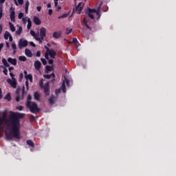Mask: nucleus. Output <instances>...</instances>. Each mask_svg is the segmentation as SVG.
I'll use <instances>...</instances> for the list:
<instances>
[{
    "instance_id": "nucleus-38",
    "label": "nucleus",
    "mask_w": 176,
    "mask_h": 176,
    "mask_svg": "<svg viewBox=\"0 0 176 176\" xmlns=\"http://www.w3.org/2000/svg\"><path fill=\"white\" fill-rule=\"evenodd\" d=\"M69 43H74V45H76V43H78V38H73L72 41L70 42Z\"/></svg>"
},
{
    "instance_id": "nucleus-54",
    "label": "nucleus",
    "mask_w": 176,
    "mask_h": 176,
    "mask_svg": "<svg viewBox=\"0 0 176 176\" xmlns=\"http://www.w3.org/2000/svg\"><path fill=\"white\" fill-rule=\"evenodd\" d=\"M36 56V57H41V51H37Z\"/></svg>"
},
{
    "instance_id": "nucleus-27",
    "label": "nucleus",
    "mask_w": 176,
    "mask_h": 176,
    "mask_svg": "<svg viewBox=\"0 0 176 176\" xmlns=\"http://www.w3.org/2000/svg\"><path fill=\"white\" fill-rule=\"evenodd\" d=\"M72 32V28H66V32H65V34L66 35H69V34Z\"/></svg>"
},
{
    "instance_id": "nucleus-44",
    "label": "nucleus",
    "mask_w": 176,
    "mask_h": 176,
    "mask_svg": "<svg viewBox=\"0 0 176 176\" xmlns=\"http://www.w3.org/2000/svg\"><path fill=\"white\" fill-rule=\"evenodd\" d=\"M88 16L90 17L91 20H94V14L88 13Z\"/></svg>"
},
{
    "instance_id": "nucleus-36",
    "label": "nucleus",
    "mask_w": 176,
    "mask_h": 176,
    "mask_svg": "<svg viewBox=\"0 0 176 176\" xmlns=\"http://www.w3.org/2000/svg\"><path fill=\"white\" fill-rule=\"evenodd\" d=\"M41 61L43 63V65H46L47 64V61L46 60V59L41 58Z\"/></svg>"
},
{
    "instance_id": "nucleus-32",
    "label": "nucleus",
    "mask_w": 176,
    "mask_h": 176,
    "mask_svg": "<svg viewBox=\"0 0 176 176\" xmlns=\"http://www.w3.org/2000/svg\"><path fill=\"white\" fill-rule=\"evenodd\" d=\"M21 31H23V28L19 27V30L16 31V35H20L21 34Z\"/></svg>"
},
{
    "instance_id": "nucleus-28",
    "label": "nucleus",
    "mask_w": 176,
    "mask_h": 176,
    "mask_svg": "<svg viewBox=\"0 0 176 176\" xmlns=\"http://www.w3.org/2000/svg\"><path fill=\"white\" fill-rule=\"evenodd\" d=\"M1 68L3 69V74L6 76H8V69H6V67H3V65H1Z\"/></svg>"
},
{
    "instance_id": "nucleus-50",
    "label": "nucleus",
    "mask_w": 176,
    "mask_h": 176,
    "mask_svg": "<svg viewBox=\"0 0 176 176\" xmlns=\"http://www.w3.org/2000/svg\"><path fill=\"white\" fill-rule=\"evenodd\" d=\"M3 12L2 8L0 7V20L2 19Z\"/></svg>"
},
{
    "instance_id": "nucleus-30",
    "label": "nucleus",
    "mask_w": 176,
    "mask_h": 176,
    "mask_svg": "<svg viewBox=\"0 0 176 176\" xmlns=\"http://www.w3.org/2000/svg\"><path fill=\"white\" fill-rule=\"evenodd\" d=\"M45 69H46V71H48L49 72H52V70L53 69V67L47 65L45 67Z\"/></svg>"
},
{
    "instance_id": "nucleus-13",
    "label": "nucleus",
    "mask_w": 176,
    "mask_h": 176,
    "mask_svg": "<svg viewBox=\"0 0 176 176\" xmlns=\"http://www.w3.org/2000/svg\"><path fill=\"white\" fill-rule=\"evenodd\" d=\"M8 61L10 64H12V65H17V59L16 58H8Z\"/></svg>"
},
{
    "instance_id": "nucleus-43",
    "label": "nucleus",
    "mask_w": 176,
    "mask_h": 176,
    "mask_svg": "<svg viewBox=\"0 0 176 176\" xmlns=\"http://www.w3.org/2000/svg\"><path fill=\"white\" fill-rule=\"evenodd\" d=\"M43 78H45V79H50V78H52V77H51L50 74H45V75H43Z\"/></svg>"
},
{
    "instance_id": "nucleus-56",
    "label": "nucleus",
    "mask_w": 176,
    "mask_h": 176,
    "mask_svg": "<svg viewBox=\"0 0 176 176\" xmlns=\"http://www.w3.org/2000/svg\"><path fill=\"white\" fill-rule=\"evenodd\" d=\"M52 14H53V10L50 9V10H48V14H50V16H52Z\"/></svg>"
},
{
    "instance_id": "nucleus-26",
    "label": "nucleus",
    "mask_w": 176,
    "mask_h": 176,
    "mask_svg": "<svg viewBox=\"0 0 176 176\" xmlns=\"http://www.w3.org/2000/svg\"><path fill=\"white\" fill-rule=\"evenodd\" d=\"M9 24H10V30L12 31V32H14V31H16V28H14V25H13V23H9Z\"/></svg>"
},
{
    "instance_id": "nucleus-47",
    "label": "nucleus",
    "mask_w": 176,
    "mask_h": 176,
    "mask_svg": "<svg viewBox=\"0 0 176 176\" xmlns=\"http://www.w3.org/2000/svg\"><path fill=\"white\" fill-rule=\"evenodd\" d=\"M36 39L37 41H38V43L41 44L42 43V41H43V39H42V38H38V37H36Z\"/></svg>"
},
{
    "instance_id": "nucleus-12",
    "label": "nucleus",
    "mask_w": 176,
    "mask_h": 176,
    "mask_svg": "<svg viewBox=\"0 0 176 176\" xmlns=\"http://www.w3.org/2000/svg\"><path fill=\"white\" fill-rule=\"evenodd\" d=\"M42 66V63H41V61L39 60H36L34 62V68L35 69H36L37 71L41 69V67Z\"/></svg>"
},
{
    "instance_id": "nucleus-19",
    "label": "nucleus",
    "mask_w": 176,
    "mask_h": 176,
    "mask_svg": "<svg viewBox=\"0 0 176 176\" xmlns=\"http://www.w3.org/2000/svg\"><path fill=\"white\" fill-rule=\"evenodd\" d=\"M27 144L28 145H29V146H32V148H35V144H34V142H32V140H27Z\"/></svg>"
},
{
    "instance_id": "nucleus-41",
    "label": "nucleus",
    "mask_w": 176,
    "mask_h": 176,
    "mask_svg": "<svg viewBox=\"0 0 176 176\" xmlns=\"http://www.w3.org/2000/svg\"><path fill=\"white\" fill-rule=\"evenodd\" d=\"M63 83L65 85V83H66V85H67V86H69V80H68V79H67V78H65V80H63Z\"/></svg>"
},
{
    "instance_id": "nucleus-40",
    "label": "nucleus",
    "mask_w": 176,
    "mask_h": 176,
    "mask_svg": "<svg viewBox=\"0 0 176 176\" xmlns=\"http://www.w3.org/2000/svg\"><path fill=\"white\" fill-rule=\"evenodd\" d=\"M84 26L87 27V28L88 30H89L90 31H91V28L90 27V25H89V24H87V23H84Z\"/></svg>"
},
{
    "instance_id": "nucleus-24",
    "label": "nucleus",
    "mask_w": 176,
    "mask_h": 176,
    "mask_svg": "<svg viewBox=\"0 0 176 176\" xmlns=\"http://www.w3.org/2000/svg\"><path fill=\"white\" fill-rule=\"evenodd\" d=\"M30 6V1H27L25 2V13H28V8Z\"/></svg>"
},
{
    "instance_id": "nucleus-59",
    "label": "nucleus",
    "mask_w": 176,
    "mask_h": 176,
    "mask_svg": "<svg viewBox=\"0 0 176 176\" xmlns=\"http://www.w3.org/2000/svg\"><path fill=\"white\" fill-rule=\"evenodd\" d=\"M10 76H11L12 79H13V78H14V74H13L12 72H10Z\"/></svg>"
},
{
    "instance_id": "nucleus-55",
    "label": "nucleus",
    "mask_w": 176,
    "mask_h": 176,
    "mask_svg": "<svg viewBox=\"0 0 176 176\" xmlns=\"http://www.w3.org/2000/svg\"><path fill=\"white\" fill-rule=\"evenodd\" d=\"M16 102H19L20 101V95H17V96L16 97Z\"/></svg>"
},
{
    "instance_id": "nucleus-51",
    "label": "nucleus",
    "mask_w": 176,
    "mask_h": 176,
    "mask_svg": "<svg viewBox=\"0 0 176 176\" xmlns=\"http://www.w3.org/2000/svg\"><path fill=\"white\" fill-rule=\"evenodd\" d=\"M48 63L50 65H53V63H54V60H53V59H49Z\"/></svg>"
},
{
    "instance_id": "nucleus-35",
    "label": "nucleus",
    "mask_w": 176,
    "mask_h": 176,
    "mask_svg": "<svg viewBox=\"0 0 176 176\" xmlns=\"http://www.w3.org/2000/svg\"><path fill=\"white\" fill-rule=\"evenodd\" d=\"M25 94H27V91H25V87L23 86L22 87V98L24 97Z\"/></svg>"
},
{
    "instance_id": "nucleus-17",
    "label": "nucleus",
    "mask_w": 176,
    "mask_h": 176,
    "mask_svg": "<svg viewBox=\"0 0 176 176\" xmlns=\"http://www.w3.org/2000/svg\"><path fill=\"white\" fill-rule=\"evenodd\" d=\"M34 100H36V101H41V95L38 91L34 92Z\"/></svg>"
},
{
    "instance_id": "nucleus-48",
    "label": "nucleus",
    "mask_w": 176,
    "mask_h": 176,
    "mask_svg": "<svg viewBox=\"0 0 176 176\" xmlns=\"http://www.w3.org/2000/svg\"><path fill=\"white\" fill-rule=\"evenodd\" d=\"M16 109H18V111H23V109H24V107L23 106H19L16 107Z\"/></svg>"
},
{
    "instance_id": "nucleus-45",
    "label": "nucleus",
    "mask_w": 176,
    "mask_h": 176,
    "mask_svg": "<svg viewBox=\"0 0 176 176\" xmlns=\"http://www.w3.org/2000/svg\"><path fill=\"white\" fill-rule=\"evenodd\" d=\"M60 93H61V89H58L55 90V94H56V96L60 94Z\"/></svg>"
},
{
    "instance_id": "nucleus-22",
    "label": "nucleus",
    "mask_w": 176,
    "mask_h": 176,
    "mask_svg": "<svg viewBox=\"0 0 176 176\" xmlns=\"http://www.w3.org/2000/svg\"><path fill=\"white\" fill-rule=\"evenodd\" d=\"M11 34L9 32L6 31L4 33V39L8 40L9 39V38L10 37Z\"/></svg>"
},
{
    "instance_id": "nucleus-6",
    "label": "nucleus",
    "mask_w": 176,
    "mask_h": 176,
    "mask_svg": "<svg viewBox=\"0 0 176 176\" xmlns=\"http://www.w3.org/2000/svg\"><path fill=\"white\" fill-rule=\"evenodd\" d=\"M28 46V41L27 40H23L21 38L19 41V49H23V47H27Z\"/></svg>"
},
{
    "instance_id": "nucleus-58",
    "label": "nucleus",
    "mask_w": 176,
    "mask_h": 176,
    "mask_svg": "<svg viewBox=\"0 0 176 176\" xmlns=\"http://www.w3.org/2000/svg\"><path fill=\"white\" fill-rule=\"evenodd\" d=\"M36 9H37L38 12H41V10H42V7H41V6H37V7H36Z\"/></svg>"
},
{
    "instance_id": "nucleus-31",
    "label": "nucleus",
    "mask_w": 176,
    "mask_h": 176,
    "mask_svg": "<svg viewBox=\"0 0 176 176\" xmlns=\"http://www.w3.org/2000/svg\"><path fill=\"white\" fill-rule=\"evenodd\" d=\"M34 23H41V19L38 16H34Z\"/></svg>"
},
{
    "instance_id": "nucleus-21",
    "label": "nucleus",
    "mask_w": 176,
    "mask_h": 176,
    "mask_svg": "<svg viewBox=\"0 0 176 176\" xmlns=\"http://www.w3.org/2000/svg\"><path fill=\"white\" fill-rule=\"evenodd\" d=\"M2 63L4 65L5 67H10V65H9V63H8V60H6V58H3L2 59Z\"/></svg>"
},
{
    "instance_id": "nucleus-34",
    "label": "nucleus",
    "mask_w": 176,
    "mask_h": 176,
    "mask_svg": "<svg viewBox=\"0 0 176 176\" xmlns=\"http://www.w3.org/2000/svg\"><path fill=\"white\" fill-rule=\"evenodd\" d=\"M30 34L32 35V36H34V38H35V39L37 38L36 33H35V31L30 30Z\"/></svg>"
},
{
    "instance_id": "nucleus-5",
    "label": "nucleus",
    "mask_w": 176,
    "mask_h": 176,
    "mask_svg": "<svg viewBox=\"0 0 176 176\" xmlns=\"http://www.w3.org/2000/svg\"><path fill=\"white\" fill-rule=\"evenodd\" d=\"M7 82L10 85L11 87H13L14 89H16L17 87V81L16 80V78H12L11 80L10 78L7 79Z\"/></svg>"
},
{
    "instance_id": "nucleus-46",
    "label": "nucleus",
    "mask_w": 176,
    "mask_h": 176,
    "mask_svg": "<svg viewBox=\"0 0 176 176\" xmlns=\"http://www.w3.org/2000/svg\"><path fill=\"white\" fill-rule=\"evenodd\" d=\"M25 86L27 89V91H28V90L30 89V86L28 80L25 81Z\"/></svg>"
},
{
    "instance_id": "nucleus-1",
    "label": "nucleus",
    "mask_w": 176,
    "mask_h": 176,
    "mask_svg": "<svg viewBox=\"0 0 176 176\" xmlns=\"http://www.w3.org/2000/svg\"><path fill=\"white\" fill-rule=\"evenodd\" d=\"M25 116V113H16L12 115V127L11 129V133L13 134L14 138L20 140V119H23Z\"/></svg>"
},
{
    "instance_id": "nucleus-29",
    "label": "nucleus",
    "mask_w": 176,
    "mask_h": 176,
    "mask_svg": "<svg viewBox=\"0 0 176 176\" xmlns=\"http://www.w3.org/2000/svg\"><path fill=\"white\" fill-rule=\"evenodd\" d=\"M19 61H27V58L24 56H21L19 57Z\"/></svg>"
},
{
    "instance_id": "nucleus-37",
    "label": "nucleus",
    "mask_w": 176,
    "mask_h": 176,
    "mask_svg": "<svg viewBox=\"0 0 176 176\" xmlns=\"http://www.w3.org/2000/svg\"><path fill=\"white\" fill-rule=\"evenodd\" d=\"M66 17H68V14L67 13L62 14L58 17V19H65Z\"/></svg>"
},
{
    "instance_id": "nucleus-62",
    "label": "nucleus",
    "mask_w": 176,
    "mask_h": 176,
    "mask_svg": "<svg viewBox=\"0 0 176 176\" xmlns=\"http://www.w3.org/2000/svg\"><path fill=\"white\" fill-rule=\"evenodd\" d=\"M45 57L46 60H49V54L45 53Z\"/></svg>"
},
{
    "instance_id": "nucleus-57",
    "label": "nucleus",
    "mask_w": 176,
    "mask_h": 176,
    "mask_svg": "<svg viewBox=\"0 0 176 176\" xmlns=\"http://www.w3.org/2000/svg\"><path fill=\"white\" fill-rule=\"evenodd\" d=\"M18 2L19 5H23V3H24V0H18Z\"/></svg>"
},
{
    "instance_id": "nucleus-10",
    "label": "nucleus",
    "mask_w": 176,
    "mask_h": 176,
    "mask_svg": "<svg viewBox=\"0 0 176 176\" xmlns=\"http://www.w3.org/2000/svg\"><path fill=\"white\" fill-rule=\"evenodd\" d=\"M61 35H63V33L61 32H54L52 34V36L55 39H58L61 38Z\"/></svg>"
},
{
    "instance_id": "nucleus-39",
    "label": "nucleus",
    "mask_w": 176,
    "mask_h": 176,
    "mask_svg": "<svg viewBox=\"0 0 176 176\" xmlns=\"http://www.w3.org/2000/svg\"><path fill=\"white\" fill-rule=\"evenodd\" d=\"M61 87H62V90H63V93H65L66 86H65V84L64 82H63Z\"/></svg>"
},
{
    "instance_id": "nucleus-64",
    "label": "nucleus",
    "mask_w": 176,
    "mask_h": 176,
    "mask_svg": "<svg viewBox=\"0 0 176 176\" xmlns=\"http://www.w3.org/2000/svg\"><path fill=\"white\" fill-rule=\"evenodd\" d=\"M3 47V43H0V52L2 50Z\"/></svg>"
},
{
    "instance_id": "nucleus-60",
    "label": "nucleus",
    "mask_w": 176,
    "mask_h": 176,
    "mask_svg": "<svg viewBox=\"0 0 176 176\" xmlns=\"http://www.w3.org/2000/svg\"><path fill=\"white\" fill-rule=\"evenodd\" d=\"M55 6H57L58 5V0H54Z\"/></svg>"
},
{
    "instance_id": "nucleus-52",
    "label": "nucleus",
    "mask_w": 176,
    "mask_h": 176,
    "mask_svg": "<svg viewBox=\"0 0 176 176\" xmlns=\"http://www.w3.org/2000/svg\"><path fill=\"white\" fill-rule=\"evenodd\" d=\"M16 94L17 96H20V88L16 89Z\"/></svg>"
},
{
    "instance_id": "nucleus-7",
    "label": "nucleus",
    "mask_w": 176,
    "mask_h": 176,
    "mask_svg": "<svg viewBox=\"0 0 176 176\" xmlns=\"http://www.w3.org/2000/svg\"><path fill=\"white\" fill-rule=\"evenodd\" d=\"M10 20L11 21H12L13 23H14L15 20H16V12L14 11V8H13V7H11L10 9Z\"/></svg>"
},
{
    "instance_id": "nucleus-3",
    "label": "nucleus",
    "mask_w": 176,
    "mask_h": 176,
    "mask_svg": "<svg viewBox=\"0 0 176 176\" xmlns=\"http://www.w3.org/2000/svg\"><path fill=\"white\" fill-rule=\"evenodd\" d=\"M27 108L30 109L32 113H36L41 111L40 108H38V104L35 102H32L31 104H26Z\"/></svg>"
},
{
    "instance_id": "nucleus-23",
    "label": "nucleus",
    "mask_w": 176,
    "mask_h": 176,
    "mask_svg": "<svg viewBox=\"0 0 176 176\" xmlns=\"http://www.w3.org/2000/svg\"><path fill=\"white\" fill-rule=\"evenodd\" d=\"M31 100H32V96L31 95L28 96V99H27V104L26 105H29L30 104H32V102H31Z\"/></svg>"
},
{
    "instance_id": "nucleus-4",
    "label": "nucleus",
    "mask_w": 176,
    "mask_h": 176,
    "mask_svg": "<svg viewBox=\"0 0 176 176\" xmlns=\"http://www.w3.org/2000/svg\"><path fill=\"white\" fill-rule=\"evenodd\" d=\"M102 5V3H100V5L97 8V10L96 9H91V8H89L88 10V13H96V15L98 16L96 18V20H100V17H101V6Z\"/></svg>"
},
{
    "instance_id": "nucleus-11",
    "label": "nucleus",
    "mask_w": 176,
    "mask_h": 176,
    "mask_svg": "<svg viewBox=\"0 0 176 176\" xmlns=\"http://www.w3.org/2000/svg\"><path fill=\"white\" fill-rule=\"evenodd\" d=\"M40 36L41 39H45V37L46 36V29L44 28H42L40 30Z\"/></svg>"
},
{
    "instance_id": "nucleus-9",
    "label": "nucleus",
    "mask_w": 176,
    "mask_h": 176,
    "mask_svg": "<svg viewBox=\"0 0 176 176\" xmlns=\"http://www.w3.org/2000/svg\"><path fill=\"white\" fill-rule=\"evenodd\" d=\"M24 75H25V78L26 79V80L28 82V80H30V82H31V83H32V74H28L27 71H24Z\"/></svg>"
},
{
    "instance_id": "nucleus-42",
    "label": "nucleus",
    "mask_w": 176,
    "mask_h": 176,
    "mask_svg": "<svg viewBox=\"0 0 176 176\" xmlns=\"http://www.w3.org/2000/svg\"><path fill=\"white\" fill-rule=\"evenodd\" d=\"M23 16H24V14L23 12H20L18 15V19H23Z\"/></svg>"
},
{
    "instance_id": "nucleus-20",
    "label": "nucleus",
    "mask_w": 176,
    "mask_h": 176,
    "mask_svg": "<svg viewBox=\"0 0 176 176\" xmlns=\"http://www.w3.org/2000/svg\"><path fill=\"white\" fill-rule=\"evenodd\" d=\"M12 135H13L12 132H10V133H6V138L9 140H13Z\"/></svg>"
},
{
    "instance_id": "nucleus-16",
    "label": "nucleus",
    "mask_w": 176,
    "mask_h": 176,
    "mask_svg": "<svg viewBox=\"0 0 176 176\" xmlns=\"http://www.w3.org/2000/svg\"><path fill=\"white\" fill-rule=\"evenodd\" d=\"M82 5V3H79L78 6L76 7V12H78V14L82 12V8L80 6Z\"/></svg>"
},
{
    "instance_id": "nucleus-33",
    "label": "nucleus",
    "mask_w": 176,
    "mask_h": 176,
    "mask_svg": "<svg viewBox=\"0 0 176 176\" xmlns=\"http://www.w3.org/2000/svg\"><path fill=\"white\" fill-rule=\"evenodd\" d=\"M12 49H13V50H14V54L16 53V50L17 49V46L16 45V43H13L12 44Z\"/></svg>"
},
{
    "instance_id": "nucleus-25",
    "label": "nucleus",
    "mask_w": 176,
    "mask_h": 176,
    "mask_svg": "<svg viewBox=\"0 0 176 176\" xmlns=\"http://www.w3.org/2000/svg\"><path fill=\"white\" fill-rule=\"evenodd\" d=\"M5 99L7 100L8 101L12 100V96H10V93L6 94V96H5Z\"/></svg>"
},
{
    "instance_id": "nucleus-15",
    "label": "nucleus",
    "mask_w": 176,
    "mask_h": 176,
    "mask_svg": "<svg viewBox=\"0 0 176 176\" xmlns=\"http://www.w3.org/2000/svg\"><path fill=\"white\" fill-rule=\"evenodd\" d=\"M55 100H56V97L54 96V95H52L50 96V98L48 99V101L50 105H54Z\"/></svg>"
},
{
    "instance_id": "nucleus-49",
    "label": "nucleus",
    "mask_w": 176,
    "mask_h": 176,
    "mask_svg": "<svg viewBox=\"0 0 176 176\" xmlns=\"http://www.w3.org/2000/svg\"><path fill=\"white\" fill-rule=\"evenodd\" d=\"M32 27V23H28L27 28L28 30H30Z\"/></svg>"
},
{
    "instance_id": "nucleus-63",
    "label": "nucleus",
    "mask_w": 176,
    "mask_h": 176,
    "mask_svg": "<svg viewBox=\"0 0 176 176\" xmlns=\"http://www.w3.org/2000/svg\"><path fill=\"white\" fill-rule=\"evenodd\" d=\"M45 49H46L47 53H48V52H50V48L46 46V45H45Z\"/></svg>"
},
{
    "instance_id": "nucleus-18",
    "label": "nucleus",
    "mask_w": 176,
    "mask_h": 176,
    "mask_svg": "<svg viewBox=\"0 0 176 176\" xmlns=\"http://www.w3.org/2000/svg\"><path fill=\"white\" fill-rule=\"evenodd\" d=\"M25 54L27 56V57H32V52L28 49H25Z\"/></svg>"
},
{
    "instance_id": "nucleus-61",
    "label": "nucleus",
    "mask_w": 176,
    "mask_h": 176,
    "mask_svg": "<svg viewBox=\"0 0 176 176\" xmlns=\"http://www.w3.org/2000/svg\"><path fill=\"white\" fill-rule=\"evenodd\" d=\"M50 76H51V78H53V79L56 78V75L54 74V73H52L51 74H50Z\"/></svg>"
},
{
    "instance_id": "nucleus-14",
    "label": "nucleus",
    "mask_w": 176,
    "mask_h": 176,
    "mask_svg": "<svg viewBox=\"0 0 176 176\" xmlns=\"http://www.w3.org/2000/svg\"><path fill=\"white\" fill-rule=\"evenodd\" d=\"M48 54L52 58H56V56L57 55L54 50H50V51H48Z\"/></svg>"
},
{
    "instance_id": "nucleus-2",
    "label": "nucleus",
    "mask_w": 176,
    "mask_h": 176,
    "mask_svg": "<svg viewBox=\"0 0 176 176\" xmlns=\"http://www.w3.org/2000/svg\"><path fill=\"white\" fill-rule=\"evenodd\" d=\"M13 122H14L13 120V116H11L10 119L8 118V111L5 110L2 113L1 122L7 124V127L10 129L11 133Z\"/></svg>"
},
{
    "instance_id": "nucleus-53",
    "label": "nucleus",
    "mask_w": 176,
    "mask_h": 176,
    "mask_svg": "<svg viewBox=\"0 0 176 176\" xmlns=\"http://www.w3.org/2000/svg\"><path fill=\"white\" fill-rule=\"evenodd\" d=\"M30 46H32V47H35L36 46V45H35V44L34 43V42H32V41H30Z\"/></svg>"
},
{
    "instance_id": "nucleus-8",
    "label": "nucleus",
    "mask_w": 176,
    "mask_h": 176,
    "mask_svg": "<svg viewBox=\"0 0 176 176\" xmlns=\"http://www.w3.org/2000/svg\"><path fill=\"white\" fill-rule=\"evenodd\" d=\"M43 90H44V94H45L46 96H49V94H50V87H49V82H47L44 85Z\"/></svg>"
}]
</instances>
